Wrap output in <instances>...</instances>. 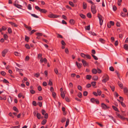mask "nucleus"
<instances>
[{"label":"nucleus","mask_w":128,"mask_h":128,"mask_svg":"<svg viewBox=\"0 0 128 128\" xmlns=\"http://www.w3.org/2000/svg\"><path fill=\"white\" fill-rule=\"evenodd\" d=\"M35 8L37 10H38L40 12L46 13L47 12V10L45 9H41L38 6H36L35 7Z\"/></svg>","instance_id":"1"},{"label":"nucleus","mask_w":128,"mask_h":128,"mask_svg":"<svg viewBox=\"0 0 128 128\" xmlns=\"http://www.w3.org/2000/svg\"><path fill=\"white\" fill-rule=\"evenodd\" d=\"M103 78H104L102 80V82L105 83L109 80V77L107 74H105L102 77Z\"/></svg>","instance_id":"2"},{"label":"nucleus","mask_w":128,"mask_h":128,"mask_svg":"<svg viewBox=\"0 0 128 128\" xmlns=\"http://www.w3.org/2000/svg\"><path fill=\"white\" fill-rule=\"evenodd\" d=\"M48 16L50 18H59L60 16L54 14H49Z\"/></svg>","instance_id":"3"},{"label":"nucleus","mask_w":128,"mask_h":128,"mask_svg":"<svg viewBox=\"0 0 128 128\" xmlns=\"http://www.w3.org/2000/svg\"><path fill=\"white\" fill-rule=\"evenodd\" d=\"M98 17L99 20V22L100 25L101 26L102 24V23L103 21V17L100 15L99 14L98 15Z\"/></svg>","instance_id":"4"},{"label":"nucleus","mask_w":128,"mask_h":128,"mask_svg":"<svg viewBox=\"0 0 128 128\" xmlns=\"http://www.w3.org/2000/svg\"><path fill=\"white\" fill-rule=\"evenodd\" d=\"M91 10L93 14H95L96 13V6L94 5H92L91 7Z\"/></svg>","instance_id":"5"},{"label":"nucleus","mask_w":128,"mask_h":128,"mask_svg":"<svg viewBox=\"0 0 128 128\" xmlns=\"http://www.w3.org/2000/svg\"><path fill=\"white\" fill-rule=\"evenodd\" d=\"M8 50L7 49H5L2 52V55L3 57H4L8 51Z\"/></svg>","instance_id":"6"},{"label":"nucleus","mask_w":128,"mask_h":128,"mask_svg":"<svg viewBox=\"0 0 128 128\" xmlns=\"http://www.w3.org/2000/svg\"><path fill=\"white\" fill-rule=\"evenodd\" d=\"M101 106L102 108L105 110H106L109 108V107L107 106L106 104L104 103L101 104Z\"/></svg>","instance_id":"7"},{"label":"nucleus","mask_w":128,"mask_h":128,"mask_svg":"<svg viewBox=\"0 0 128 128\" xmlns=\"http://www.w3.org/2000/svg\"><path fill=\"white\" fill-rule=\"evenodd\" d=\"M82 62L84 66L85 67L88 65V64L86 62V61L84 60H82Z\"/></svg>","instance_id":"8"},{"label":"nucleus","mask_w":128,"mask_h":128,"mask_svg":"<svg viewBox=\"0 0 128 128\" xmlns=\"http://www.w3.org/2000/svg\"><path fill=\"white\" fill-rule=\"evenodd\" d=\"M76 64L78 68H80L82 66V64L81 63H78L77 62H76Z\"/></svg>","instance_id":"9"},{"label":"nucleus","mask_w":128,"mask_h":128,"mask_svg":"<svg viewBox=\"0 0 128 128\" xmlns=\"http://www.w3.org/2000/svg\"><path fill=\"white\" fill-rule=\"evenodd\" d=\"M8 23L10 24L13 27H17L18 26L16 24L12 22H9Z\"/></svg>","instance_id":"10"},{"label":"nucleus","mask_w":128,"mask_h":128,"mask_svg":"<svg viewBox=\"0 0 128 128\" xmlns=\"http://www.w3.org/2000/svg\"><path fill=\"white\" fill-rule=\"evenodd\" d=\"M24 26L26 28H27L28 30L30 31L32 30V28L31 27L28 26L25 24H24Z\"/></svg>","instance_id":"11"},{"label":"nucleus","mask_w":128,"mask_h":128,"mask_svg":"<svg viewBox=\"0 0 128 128\" xmlns=\"http://www.w3.org/2000/svg\"><path fill=\"white\" fill-rule=\"evenodd\" d=\"M87 6V4L84 2H83V7L84 9L86 8Z\"/></svg>","instance_id":"12"},{"label":"nucleus","mask_w":128,"mask_h":128,"mask_svg":"<svg viewBox=\"0 0 128 128\" xmlns=\"http://www.w3.org/2000/svg\"><path fill=\"white\" fill-rule=\"evenodd\" d=\"M118 84L119 86L121 88H123V84H122L120 82H118Z\"/></svg>","instance_id":"13"},{"label":"nucleus","mask_w":128,"mask_h":128,"mask_svg":"<svg viewBox=\"0 0 128 128\" xmlns=\"http://www.w3.org/2000/svg\"><path fill=\"white\" fill-rule=\"evenodd\" d=\"M92 72L93 74H96L97 73V71L96 69L94 68L92 70Z\"/></svg>","instance_id":"14"},{"label":"nucleus","mask_w":128,"mask_h":128,"mask_svg":"<svg viewBox=\"0 0 128 128\" xmlns=\"http://www.w3.org/2000/svg\"><path fill=\"white\" fill-rule=\"evenodd\" d=\"M92 76L90 75H87L86 76V78L87 80H90L92 78Z\"/></svg>","instance_id":"15"},{"label":"nucleus","mask_w":128,"mask_h":128,"mask_svg":"<svg viewBox=\"0 0 128 128\" xmlns=\"http://www.w3.org/2000/svg\"><path fill=\"white\" fill-rule=\"evenodd\" d=\"M116 115L117 116L120 118L122 119H124V117L123 116L120 115L118 113Z\"/></svg>","instance_id":"16"},{"label":"nucleus","mask_w":128,"mask_h":128,"mask_svg":"<svg viewBox=\"0 0 128 128\" xmlns=\"http://www.w3.org/2000/svg\"><path fill=\"white\" fill-rule=\"evenodd\" d=\"M8 102L9 103H10L12 101V98L10 96V98H8Z\"/></svg>","instance_id":"17"},{"label":"nucleus","mask_w":128,"mask_h":128,"mask_svg":"<svg viewBox=\"0 0 128 128\" xmlns=\"http://www.w3.org/2000/svg\"><path fill=\"white\" fill-rule=\"evenodd\" d=\"M36 116L38 119H40L41 118V114L40 113L38 112L37 113Z\"/></svg>","instance_id":"18"},{"label":"nucleus","mask_w":128,"mask_h":128,"mask_svg":"<svg viewBox=\"0 0 128 128\" xmlns=\"http://www.w3.org/2000/svg\"><path fill=\"white\" fill-rule=\"evenodd\" d=\"M64 92L65 91H64L63 92H62L61 94V96L63 98H64L65 97Z\"/></svg>","instance_id":"19"},{"label":"nucleus","mask_w":128,"mask_h":128,"mask_svg":"<svg viewBox=\"0 0 128 128\" xmlns=\"http://www.w3.org/2000/svg\"><path fill=\"white\" fill-rule=\"evenodd\" d=\"M92 79L94 80H97L98 79V77L96 76H94L92 77Z\"/></svg>","instance_id":"20"},{"label":"nucleus","mask_w":128,"mask_h":128,"mask_svg":"<svg viewBox=\"0 0 128 128\" xmlns=\"http://www.w3.org/2000/svg\"><path fill=\"white\" fill-rule=\"evenodd\" d=\"M14 5L16 7L20 8H21L22 7V6L19 5L18 4H14Z\"/></svg>","instance_id":"21"},{"label":"nucleus","mask_w":128,"mask_h":128,"mask_svg":"<svg viewBox=\"0 0 128 128\" xmlns=\"http://www.w3.org/2000/svg\"><path fill=\"white\" fill-rule=\"evenodd\" d=\"M69 22L70 23L72 24H74V21L73 19H71Z\"/></svg>","instance_id":"22"},{"label":"nucleus","mask_w":128,"mask_h":128,"mask_svg":"<svg viewBox=\"0 0 128 128\" xmlns=\"http://www.w3.org/2000/svg\"><path fill=\"white\" fill-rule=\"evenodd\" d=\"M8 33L9 34H11L12 32V30L11 28H8Z\"/></svg>","instance_id":"23"},{"label":"nucleus","mask_w":128,"mask_h":128,"mask_svg":"<svg viewBox=\"0 0 128 128\" xmlns=\"http://www.w3.org/2000/svg\"><path fill=\"white\" fill-rule=\"evenodd\" d=\"M118 100L120 102L121 104L123 107H125L126 106V105L124 103H123L122 102L120 101V100Z\"/></svg>","instance_id":"24"},{"label":"nucleus","mask_w":128,"mask_h":128,"mask_svg":"<svg viewBox=\"0 0 128 128\" xmlns=\"http://www.w3.org/2000/svg\"><path fill=\"white\" fill-rule=\"evenodd\" d=\"M69 120L68 119H67L66 122V125H65V127H66L69 124Z\"/></svg>","instance_id":"25"},{"label":"nucleus","mask_w":128,"mask_h":128,"mask_svg":"<svg viewBox=\"0 0 128 128\" xmlns=\"http://www.w3.org/2000/svg\"><path fill=\"white\" fill-rule=\"evenodd\" d=\"M99 40L100 42L103 44L105 42V40L104 39L102 38H100L99 39Z\"/></svg>","instance_id":"26"},{"label":"nucleus","mask_w":128,"mask_h":128,"mask_svg":"<svg viewBox=\"0 0 128 128\" xmlns=\"http://www.w3.org/2000/svg\"><path fill=\"white\" fill-rule=\"evenodd\" d=\"M13 110L17 112H18V110L16 106H14L13 108Z\"/></svg>","instance_id":"27"},{"label":"nucleus","mask_w":128,"mask_h":128,"mask_svg":"<svg viewBox=\"0 0 128 128\" xmlns=\"http://www.w3.org/2000/svg\"><path fill=\"white\" fill-rule=\"evenodd\" d=\"M16 71L19 72H21L23 71V70L22 69H20L17 68H16Z\"/></svg>","instance_id":"28"},{"label":"nucleus","mask_w":128,"mask_h":128,"mask_svg":"<svg viewBox=\"0 0 128 128\" xmlns=\"http://www.w3.org/2000/svg\"><path fill=\"white\" fill-rule=\"evenodd\" d=\"M98 94L99 96H100L102 93V92L99 90H98L97 91Z\"/></svg>","instance_id":"29"},{"label":"nucleus","mask_w":128,"mask_h":128,"mask_svg":"<svg viewBox=\"0 0 128 128\" xmlns=\"http://www.w3.org/2000/svg\"><path fill=\"white\" fill-rule=\"evenodd\" d=\"M48 85H49L50 86H52V82L51 81V80L50 79L49 80Z\"/></svg>","instance_id":"30"},{"label":"nucleus","mask_w":128,"mask_h":128,"mask_svg":"<svg viewBox=\"0 0 128 128\" xmlns=\"http://www.w3.org/2000/svg\"><path fill=\"white\" fill-rule=\"evenodd\" d=\"M30 14H31V15L32 16H33L34 17H35V18H39L38 16L36 15L35 14H31V13H30Z\"/></svg>","instance_id":"31"},{"label":"nucleus","mask_w":128,"mask_h":128,"mask_svg":"<svg viewBox=\"0 0 128 128\" xmlns=\"http://www.w3.org/2000/svg\"><path fill=\"white\" fill-rule=\"evenodd\" d=\"M124 48L125 50H128V45L127 44H125L124 45Z\"/></svg>","instance_id":"32"},{"label":"nucleus","mask_w":128,"mask_h":128,"mask_svg":"<svg viewBox=\"0 0 128 128\" xmlns=\"http://www.w3.org/2000/svg\"><path fill=\"white\" fill-rule=\"evenodd\" d=\"M14 54L16 56H19L20 55V53L16 52H14Z\"/></svg>","instance_id":"33"},{"label":"nucleus","mask_w":128,"mask_h":128,"mask_svg":"<svg viewBox=\"0 0 128 128\" xmlns=\"http://www.w3.org/2000/svg\"><path fill=\"white\" fill-rule=\"evenodd\" d=\"M96 82H91V84L93 87H94L96 85Z\"/></svg>","instance_id":"34"},{"label":"nucleus","mask_w":128,"mask_h":128,"mask_svg":"<svg viewBox=\"0 0 128 128\" xmlns=\"http://www.w3.org/2000/svg\"><path fill=\"white\" fill-rule=\"evenodd\" d=\"M46 122V120H44L42 122V125L45 124Z\"/></svg>","instance_id":"35"},{"label":"nucleus","mask_w":128,"mask_h":128,"mask_svg":"<svg viewBox=\"0 0 128 128\" xmlns=\"http://www.w3.org/2000/svg\"><path fill=\"white\" fill-rule=\"evenodd\" d=\"M109 70L110 71L112 72L114 71V69L113 67L112 66H111L110 67Z\"/></svg>","instance_id":"36"},{"label":"nucleus","mask_w":128,"mask_h":128,"mask_svg":"<svg viewBox=\"0 0 128 128\" xmlns=\"http://www.w3.org/2000/svg\"><path fill=\"white\" fill-rule=\"evenodd\" d=\"M4 37L5 40H6L8 38V36L6 34H4Z\"/></svg>","instance_id":"37"},{"label":"nucleus","mask_w":128,"mask_h":128,"mask_svg":"<svg viewBox=\"0 0 128 128\" xmlns=\"http://www.w3.org/2000/svg\"><path fill=\"white\" fill-rule=\"evenodd\" d=\"M78 96L79 98H81L82 97V94L80 92L78 94Z\"/></svg>","instance_id":"38"},{"label":"nucleus","mask_w":128,"mask_h":128,"mask_svg":"<svg viewBox=\"0 0 128 128\" xmlns=\"http://www.w3.org/2000/svg\"><path fill=\"white\" fill-rule=\"evenodd\" d=\"M29 39V38L27 36H25V40L26 41H27V42H28Z\"/></svg>","instance_id":"39"},{"label":"nucleus","mask_w":128,"mask_h":128,"mask_svg":"<svg viewBox=\"0 0 128 128\" xmlns=\"http://www.w3.org/2000/svg\"><path fill=\"white\" fill-rule=\"evenodd\" d=\"M96 99L94 98H92L90 99L91 102L92 103H94L95 102Z\"/></svg>","instance_id":"40"},{"label":"nucleus","mask_w":128,"mask_h":128,"mask_svg":"<svg viewBox=\"0 0 128 128\" xmlns=\"http://www.w3.org/2000/svg\"><path fill=\"white\" fill-rule=\"evenodd\" d=\"M66 120V118L64 117H63L62 118L61 122H64Z\"/></svg>","instance_id":"41"},{"label":"nucleus","mask_w":128,"mask_h":128,"mask_svg":"<svg viewBox=\"0 0 128 128\" xmlns=\"http://www.w3.org/2000/svg\"><path fill=\"white\" fill-rule=\"evenodd\" d=\"M1 74L3 76H4L6 74V73L4 71H2L0 72Z\"/></svg>","instance_id":"42"},{"label":"nucleus","mask_w":128,"mask_h":128,"mask_svg":"<svg viewBox=\"0 0 128 128\" xmlns=\"http://www.w3.org/2000/svg\"><path fill=\"white\" fill-rule=\"evenodd\" d=\"M122 2V0H118V4L119 6H120L121 5V3Z\"/></svg>","instance_id":"43"},{"label":"nucleus","mask_w":128,"mask_h":128,"mask_svg":"<svg viewBox=\"0 0 128 128\" xmlns=\"http://www.w3.org/2000/svg\"><path fill=\"white\" fill-rule=\"evenodd\" d=\"M36 35L38 36H42V34L40 33H38L36 34Z\"/></svg>","instance_id":"44"},{"label":"nucleus","mask_w":128,"mask_h":128,"mask_svg":"<svg viewBox=\"0 0 128 128\" xmlns=\"http://www.w3.org/2000/svg\"><path fill=\"white\" fill-rule=\"evenodd\" d=\"M113 108L116 111H118V110L117 108L114 106H112Z\"/></svg>","instance_id":"45"},{"label":"nucleus","mask_w":128,"mask_h":128,"mask_svg":"<svg viewBox=\"0 0 128 128\" xmlns=\"http://www.w3.org/2000/svg\"><path fill=\"white\" fill-rule=\"evenodd\" d=\"M80 16L82 18H83L84 19V18H85V16L82 14H80Z\"/></svg>","instance_id":"46"},{"label":"nucleus","mask_w":128,"mask_h":128,"mask_svg":"<svg viewBox=\"0 0 128 128\" xmlns=\"http://www.w3.org/2000/svg\"><path fill=\"white\" fill-rule=\"evenodd\" d=\"M69 3V4L72 7H74V4L72 2L70 1Z\"/></svg>","instance_id":"47"},{"label":"nucleus","mask_w":128,"mask_h":128,"mask_svg":"<svg viewBox=\"0 0 128 128\" xmlns=\"http://www.w3.org/2000/svg\"><path fill=\"white\" fill-rule=\"evenodd\" d=\"M87 17L89 18H90L92 17L91 15V13H88L87 14Z\"/></svg>","instance_id":"48"},{"label":"nucleus","mask_w":128,"mask_h":128,"mask_svg":"<svg viewBox=\"0 0 128 128\" xmlns=\"http://www.w3.org/2000/svg\"><path fill=\"white\" fill-rule=\"evenodd\" d=\"M78 89L80 91L82 90V86L80 85H78Z\"/></svg>","instance_id":"49"},{"label":"nucleus","mask_w":128,"mask_h":128,"mask_svg":"<svg viewBox=\"0 0 128 128\" xmlns=\"http://www.w3.org/2000/svg\"><path fill=\"white\" fill-rule=\"evenodd\" d=\"M54 72H55V73L56 74H58V70L56 68H55L54 69Z\"/></svg>","instance_id":"50"},{"label":"nucleus","mask_w":128,"mask_h":128,"mask_svg":"<svg viewBox=\"0 0 128 128\" xmlns=\"http://www.w3.org/2000/svg\"><path fill=\"white\" fill-rule=\"evenodd\" d=\"M92 55L95 60H97L98 59L97 57L96 56L93 54H92Z\"/></svg>","instance_id":"51"},{"label":"nucleus","mask_w":128,"mask_h":128,"mask_svg":"<svg viewBox=\"0 0 128 128\" xmlns=\"http://www.w3.org/2000/svg\"><path fill=\"white\" fill-rule=\"evenodd\" d=\"M28 10H31L32 9V7L31 6V5L30 4H28Z\"/></svg>","instance_id":"52"},{"label":"nucleus","mask_w":128,"mask_h":128,"mask_svg":"<svg viewBox=\"0 0 128 128\" xmlns=\"http://www.w3.org/2000/svg\"><path fill=\"white\" fill-rule=\"evenodd\" d=\"M90 25L86 26L85 27V29L88 30H90Z\"/></svg>","instance_id":"53"},{"label":"nucleus","mask_w":128,"mask_h":128,"mask_svg":"<svg viewBox=\"0 0 128 128\" xmlns=\"http://www.w3.org/2000/svg\"><path fill=\"white\" fill-rule=\"evenodd\" d=\"M87 58L90 59V56L88 54H86L85 56V58Z\"/></svg>","instance_id":"54"},{"label":"nucleus","mask_w":128,"mask_h":128,"mask_svg":"<svg viewBox=\"0 0 128 128\" xmlns=\"http://www.w3.org/2000/svg\"><path fill=\"white\" fill-rule=\"evenodd\" d=\"M40 75V74L39 73H37L34 74L35 76H36L37 78Z\"/></svg>","instance_id":"55"},{"label":"nucleus","mask_w":128,"mask_h":128,"mask_svg":"<svg viewBox=\"0 0 128 128\" xmlns=\"http://www.w3.org/2000/svg\"><path fill=\"white\" fill-rule=\"evenodd\" d=\"M87 1L89 3H90L92 4V5H94V3L92 2V0H88Z\"/></svg>","instance_id":"56"},{"label":"nucleus","mask_w":128,"mask_h":128,"mask_svg":"<svg viewBox=\"0 0 128 128\" xmlns=\"http://www.w3.org/2000/svg\"><path fill=\"white\" fill-rule=\"evenodd\" d=\"M88 94V93L86 91H84L83 92V95L84 96H86Z\"/></svg>","instance_id":"57"},{"label":"nucleus","mask_w":128,"mask_h":128,"mask_svg":"<svg viewBox=\"0 0 128 128\" xmlns=\"http://www.w3.org/2000/svg\"><path fill=\"white\" fill-rule=\"evenodd\" d=\"M110 88L112 90L113 92H114V88H115L113 86H110Z\"/></svg>","instance_id":"58"},{"label":"nucleus","mask_w":128,"mask_h":128,"mask_svg":"<svg viewBox=\"0 0 128 128\" xmlns=\"http://www.w3.org/2000/svg\"><path fill=\"white\" fill-rule=\"evenodd\" d=\"M25 47H26V48L28 49H30V48L29 45L28 44H26L25 45Z\"/></svg>","instance_id":"59"},{"label":"nucleus","mask_w":128,"mask_h":128,"mask_svg":"<svg viewBox=\"0 0 128 128\" xmlns=\"http://www.w3.org/2000/svg\"><path fill=\"white\" fill-rule=\"evenodd\" d=\"M6 29H7V28L4 26H2V30H6Z\"/></svg>","instance_id":"60"},{"label":"nucleus","mask_w":128,"mask_h":128,"mask_svg":"<svg viewBox=\"0 0 128 128\" xmlns=\"http://www.w3.org/2000/svg\"><path fill=\"white\" fill-rule=\"evenodd\" d=\"M42 114L43 115H44V114H45V113H46V111L44 110H42Z\"/></svg>","instance_id":"61"},{"label":"nucleus","mask_w":128,"mask_h":128,"mask_svg":"<svg viewBox=\"0 0 128 128\" xmlns=\"http://www.w3.org/2000/svg\"><path fill=\"white\" fill-rule=\"evenodd\" d=\"M81 56L82 57L84 58H85V56H86V54H84L83 53H81L80 54Z\"/></svg>","instance_id":"62"},{"label":"nucleus","mask_w":128,"mask_h":128,"mask_svg":"<svg viewBox=\"0 0 128 128\" xmlns=\"http://www.w3.org/2000/svg\"><path fill=\"white\" fill-rule=\"evenodd\" d=\"M3 82L4 83H9L5 79H4L3 80Z\"/></svg>","instance_id":"63"},{"label":"nucleus","mask_w":128,"mask_h":128,"mask_svg":"<svg viewBox=\"0 0 128 128\" xmlns=\"http://www.w3.org/2000/svg\"><path fill=\"white\" fill-rule=\"evenodd\" d=\"M44 118L46 119L48 118V114L47 113H46L44 115Z\"/></svg>","instance_id":"64"}]
</instances>
